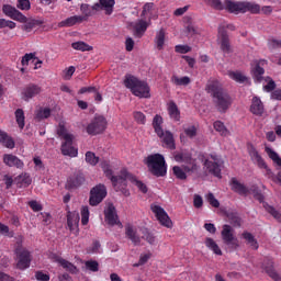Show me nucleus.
<instances>
[{
	"label": "nucleus",
	"instance_id": "nucleus-62",
	"mask_svg": "<svg viewBox=\"0 0 281 281\" xmlns=\"http://www.w3.org/2000/svg\"><path fill=\"white\" fill-rule=\"evenodd\" d=\"M74 74H76V67L70 66L68 69L64 70V80H71Z\"/></svg>",
	"mask_w": 281,
	"mask_h": 281
},
{
	"label": "nucleus",
	"instance_id": "nucleus-39",
	"mask_svg": "<svg viewBox=\"0 0 281 281\" xmlns=\"http://www.w3.org/2000/svg\"><path fill=\"white\" fill-rule=\"evenodd\" d=\"M228 76L232 80H235V82H239V85H245V82H249V78L240 71H231Z\"/></svg>",
	"mask_w": 281,
	"mask_h": 281
},
{
	"label": "nucleus",
	"instance_id": "nucleus-50",
	"mask_svg": "<svg viewBox=\"0 0 281 281\" xmlns=\"http://www.w3.org/2000/svg\"><path fill=\"white\" fill-rule=\"evenodd\" d=\"M265 82H267V85H263V91L271 93V91L276 89V81H273L271 77H266Z\"/></svg>",
	"mask_w": 281,
	"mask_h": 281
},
{
	"label": "nucleus",
	"instance_id": "nucleus-9",
	"mask_svg": "<svg viewBox=\"0 0 281 281\" xmlns=\"http://www.w3.org/2000/svg\"><path fill=\"white\" fill-rule=\"evenodd\" d=\"M42 93L43 87L36 83H27L21 89L20 95L21 100L24 102H30V100H33V98H36V95H41Z\"/></svg>",
	"mask_w": 281,
	"mask_h": 281
},
{
	"label": "nucleus",
	"instance_id": "nucleus-6",
	"mask_svg": "<svg viewBox=\"0 0 281 281\" xmlns=\"http://www.w3.org/2000/svg\"><path fill=\"white\" fill-rule=\"evenodd\" d=\"M209 5L215 10H228L232 14H243L245 8V1L236 2L232 0H225L224 5L221 0H205Z\"/></svg>",
	"mask_w": 281,
	"mask_h": 281
},
{
	"label": "nucleus",
	"instance_id": "nucleus-11",
	"mask_svg": "<svg viewBox=\"0 0 281 281\" xmlns=\"http://www.w3.org/2000/svg\"><path fill=\"white\" fill-rule=\"evenodd\" d=\"M106 199V187L104 184H97L90 191V205H100Z\"/></svg>",
	"mask_w": 281,
	"mask_h": 281
},
{
	"label": "nucleus",
	"instance_id": "nucleus-35",
	"mask_svg": "<svg viewBox=\"0 0 281 281\" xmlns=\"http://www.w3.org/2000/svg\"><path fill=\"white\" fill-rule=\"evenodd\" d=\"M192 82V79L190 77L184 76V77H179L177 75H173L171 77V83L175 85L176 87H188Z\"/></svg>",
	"mask_w": 281,
	"mask_h": 281
},
{
	"label": "nucleus",
	"instance_id": "nucleus-46",
	"mask_svg": "<svg viewBox=\"0 0 281 281\" xmlns=\"http://www.w3.org/2000/svg\"><path fill=\"white\" fill-rule=\"evenodd\" d=\"M133 117H134V122H136V124L145 126L147 120H146V114H144V112L134 111L133 112Z\"/></svg>",
	"mask_w": 281,
	"mask_h": 281
},
{
	"label": "nucleus",
	"instance_id": "nucleus-38",
	"mask_svg": "<svg viewBox=\"0 0 281 281\" xmlns=\"http://www.w3.org/2000/svg\"><path fill=\"white\" fill-rule=\"evenodd\" d=\"M57 262L60 267H63V269L69 271V273H78V268L70 261L63 258H57Z\"/></svg>",
	"mask_w": 281,
	"mask_h": 281
},
{
	"label": "nucleus",
	"instance_id": "nucleus-26",
	"mask_svg": "<svg viewBox=\"0 0 281 281\" xmlns=\"http://www.w3.org/2000/svg\"><path fill=\"white\" fill-rule=\"evenodd\" d=\"M3 162L5 166H9V168H23L25 164H23V160L19 159V157L12 155V154H5L3 156Z\"/></svg>",
	"mask_w": 281,
	"mask_h": 281
},
{
	"label": "nucleus",
	"instance_id": "nucleus-45",
	"mask_svg": "<svg viewBox=\"0 0 281 281\" xmlns=\"http://www.w3.org/2000/svg\"><path fill=\"white\" fill-rule=\"evenodd\" d=\"M214 130L220 133V135H222L223 137H227V135H229V131L227 130V127H225V124L221 121H216L214 124Z\"/></svg>",
	"mask_w": 281,
	"mask_h": 281
},
{
	"label": "nucleus",
	"instance_id": "nucleus-44",
	"mask_svg": "<svg viewBox=\"0 0 281 281\" xmlns=\"http://www.w3.org/2000/svg\"><path fill=\"white\" fill-rule=\"evenodd\" d=\"M172 170L175 177H177V179H180V181H186V179H188V172L186 169H183V166L182 168L179 166H175Z\"/></svg>",
	"mask_w": 281,
	"mask_h": 281
},
{
	"label": "nucleus",
	"instance_id": "nucleus-8",
	"mask_svg": "<svg viewBox=\"0 0 281 281\" xmlns=\"http://www.w3.org/2000/svg\"><path fill=\"white\" fill-rule=\"evenodd\" d=\"M175 160L178 164H184L183 170L188 172V175H195V172H199V165H196V160L192 158L191 154H176L175 155Z\"/></svg>",
	"mask_w": 281,
	"mask_h": 281
},
{
	"label": "nucleus",
	"instance_id": "nucleus-32",
	"mask_svg": "<svg viewBox=\"0 0 281 281\" xmlns=\"http://www.w3.org/2000/svg\"><path fill=\"white\" fill-rule=\"evenodd\" d=\"M154 43L156 45V48L159 52H161V49H164V46L166 45V30L160 29L159 31L156 32Z\"/></svg>",
	"mask_w": 281,
	"mask_h": 281
},
{
	"label": "nucleus",
	"instance_id": "nucleus-49",
	"mask_svg": "<svg viewBox=\"0 0 281 281\" xmlns=\"http://www.w3.org/2000/svg\"><path fill=\"white\" fill-rule=\"evenodd\" d=\"M30 60H32L33 63L38 60V57H36V53H29L22 57L21 63H22L23 67H27L30 65Z\"/></svg>",
	"mask_w": 281,
	"mask_h": 281
},
{
	"label": "nucleus",
	"instance_id": "nucleus-34",
	"mask_svg": "<svg viewBox=\"0 0 281 281\" xmlns=\"http://www.w3.org/2000/svg\"><path fill=\"white\" fill-rule=\"evenodd\" d=\"M151 126L156 133V135H162L161 132H164V117L161 115L156 114L153 119Z\"/></svg>",
	"mask_w": 281,
	"mask_h": 281
},
{
	"label": "nucleus",
	"instance_id": "nucleus-52",
	"mask_svg": "<svg viewBox=\"0 0 281 281\" xmlns=\"http://www.w3.org/2000/svg\"><path fill=\"white\" fill-rule=\"evenodd\" d=\"M268 48L273 50V49H280L281 48V40L278 38H269L268 40Z\"/></svg>",
	"mask_w": 281,
	"mask_h": 281
},
{
	"label": "nucleus",
	"instance_id": "nucleus-36",
	"mask_svg": "<svg viewBox=\"0 0 281 281\" xmlns=\"http://www.w3.org/2000/svg\"><path fill=\"white\" fill-rule=\"evenodd\" d=\"M260 14V4L256 2L244 1V13Z\"/></svg>",
	"mask_w": 281,
	"mask_h": 281
},
{
	"label": "nucleus",
	"instance_id": "nucleus-51",
	"mask_svg": "<svg viewBox=\"0 0 281 281\" xmlns=\"http://www.w3.org/2000/svg\"><path fill=\"white\" fill-rule=\"evenodd\" d=\"M49 115H52V110L49 108H45V109H41L37 112L36 117L37 120H47Z\"/></svg>",
	"mask_w": 281,
	"mask_h": 281
},
{
	"label": "nucleus",
	"instance_id": "nucleus-28",
	"mask_svg": "<svg viewBox=\"0 0 281 281\" xmlns=\"http://www.w3.org/2000/svg\"><path fill=\"white\" fill-rule=\"evenodd\" d=\"M167 111L169 114L170 120L173 122H181V111L175 101H170L167 106Z\"/></svg>",
	"mask_w": 281,
	"mask_h": 281
},
{
	"label": "nucleus",
	"instance_id": "nucleus-53",
	"mask_svg": "<svg viewBox=\"0 0 281 281\" xmlns=\"http://www.w3.org/2000/svg\"><path fill=\"white\" fill-rule=\"evenodd\" d=\"M3 27L14 30V27H16V23L11 20L0 19V30H3Z\"/></svg>",
	"mask_w": 281,
	"mask_h": 281
},
{
	"label": "nucleus",
	"instance_id": "nucleus-1",
	"mask_svg": "<svg viewBox=\"0 0 281 281\" xmlns=\"http://www.w3.org/2000/svg\"><path fill=\"white\" fill-rule=\"evenodd\" d=\"M100 166L105 177L111 180L116 191L124 192V190H126V181H131V183L136 186V188H138L139 192L143 194L148 192V187L146 183L138 180L137 177L130 173L128 170L122 169L120 176H113V170L111 169V165H109L108 160L101 161Z\"/></svg>",
	"mask_w": 281,
	"mask_h": 281
},
{
	"label": "nucleus",
	"instance_id": "nucleus-37",
	"mask_svg": "<svg viewBox=\"0 0 281 281\" xmlns=\"http://www.w3.org/2000/svg\"><path fill=\"white\" fill-rule=\"evenodd\" d=\"M0 144L4 145L5 148H14L15 143L12 137L8 135V133L0 130Z\"/></svg>",
	"mask_w": 281,
	"mask_h": 281
},
{
	"label": "nucleus",
	"instance_id": "nucleus-5",
	"mask_svg": "<svg viewBox=\"0 0 281 281\" xmlns=\"http://www.w3.org/2000/svg\"><path fill=\"white\" fill-rule=\"evenodd\" d=\"M146 166L149 168V171L151 175L155 177H165L167 172V167H166V159L164 158V155L161 154H154L149 155L145 159Z\"/></svg>",
	"mask_w": 281,
	"mask_h": 281
},
{
	"label": "nucleus",
	"instance_id": "nucleus-55",
	"mask_svg": "<svg viewBox=\"0 0 281 281\" xmlns=\"http://www.w3.org/2000/svg\"><path fill=\"white\" fill-rule=\"evenodd\" d=\"M175 52L177 54H188L192 52V47H190L189 45H176Z\"/></svg>",
	"mask_w": 281,
	"mask_h": 281
},
{
	"label": "nucleus",
	"instance_id": "nucleus-4",
	"mask_svg": "<svg viewBox=\"0 0 281 281\" xmlns=\"http://www.w3.org/2000/svg\"><path fill=\"white\" fill-rule=\"evenodd\" d=\"M124 85L136 98H150V87L146 81H142L134 76H126Z\"/></svg>",
	"mask_w": 281,
	"mask_h": 281
},
{
	"label": "nucleus",
	"instance_id": "nucleus-20",
	"mask_svg": "<svg viewBox=\"0 0 281 281\" xmlns=\"http://www.w3.org/2000/svg\"><path fill=\"white\" fill-rule=\"evenodd\" d=\"M150 25V22H146V20H137L133 23V30H134V36L137 38H142L144 34H146V30H148V26Z\"/></svg>",
	"mask_w": 281,
	"mask_h": 281
},
{
	"label": "nucleus",
	"instance_id": "nucleus-48",
	"mask_svg": "<svg viewBox=\"0 0 281 281\" xmlns=\"http://www.w3.org/2000/svg\"><path fill=\"white\" fill-rule=\"evenodd\" d=\"M100 161V158L95 156L94 153L92 151H87L86 153V162L89 164L90 166H98Z\"/></svg>",
	"mask_w": 281,
	"mask_h": 281
},
{
	"label": "nucleus",
	"instance_id": "nucleus-23",
	"mask_svg": "<svg viewBox=\"0 0 281 281\" xmlns=\"http://www.w3.org/2000/svg\"><path fill=\"white\" fill-rule=\"evenodd\" d=\"M250 113H252V115H257L258 117H262V115L265 114V104L262 103V100H260V98H252Z\"/></svg>",
	"mask_w": 281,
	"mask_h": 281
},
{
	"label": "nucleus",
	"instance_id": "nucleus-14",
	"mask_svg": "<svg viewBox=\"0 0 281 281\" xmlns=\"http://www.w3.org/2000/svg\"><path fill=\"white\" fill-rule=\"evenodd\" d=\"M2 12L5 14V16L12 19L13 21H18L19 23H27V16L10 4H4L2 7Z\"/></svg>",
	"mask_w": 281,
	"mask_h": 281
},
{
	"label": "nucleus",
	"instance_id": "nucleus-64",
	"mask_svg": "<svg viewBox=\"0 0 281 281\" xmlns=\"http://www.w3.org/2000/svg\"><path fill=\"white\" fill-rule=\"evenodd\" d=\"M187 137H196V127L190 126L184 130Z\"/></svg>",
	"mask_w": 281,
	"mask_h": 281
},
{
	"label": "nucleus",
	"instance_id": "nucleus-41",
	"mask_svg": "<svg viewBox=\"0 0 281 281\" xmlns=\"http://www.w3.org/2000/svg\"><path fill=\"white\" fill-rule=\"evenodd\" d=\"M205 245L209 249H211V251H213V254H215L216 256H223V250H221V247H218V244H216V241H214V239L212 238H206L205 240Z\"/></svg>",
	"mask_w": 281,
	"mask_h": 281
},
{
	"label": "nucleus",
	"instance_id": "nucleus-56",
	"mask_svg": "<svg viewBox=\"0 0 281 281\" xmlns=\"http://www.w3.org/2000/svg\"><path fill=\"white\" fill-rule=\"evenodd\" d=\"M81 223L82 225H87L89 223V207L82 206L81 209Z\"/></svg>",
	"mask_w": 281,
	"mask_h": 281
},
{
	"label": "nucleus",
	"instance_id": "nucleus-60",
	"mask_svg": "<svg viewBox=\"0 0 281 281\" xmlns=\"http://www.w3.org/2000/svg\"><path fill=\"white\" fill-rule=\"evenodd\" d=\"M261 169L265 170V175L268 179H271L273 181V179H276V175L273 173V171L271 170V168H269V166H267V162H265V166L259 167Z\"/></svg>",
	"mask_w": 281,
	"mask_h": 281
},
{
	"label": "nucleus",
	"instance_id": "nucleus-40",
	"mask_svg": "<svg viewBox=\"0 0 281 281\" xmlns=\"http://www.w3.org/2000/svg\"><path fill=\"white\" fill-rule=\"evenodd\" d=\"M243 238H244V240H246L247 245H249L251 247V249L258 250V247H259L258 240L256 239L254 234H251L249 232H244Z\"/></svg>",
	"mask_w": 281,
	"mask_h": 281
},
{
	"label": "nucleus",
	"instance_id": "nucleus-18",
	"mask_svg": "<svg viewBox=\"0 0 281 281\" xmlns=\"http://www.w3.org/2000/svg\"><path fill=\"white\" fill-rule=\"evenodd\" d=\"M142 16L147 19L149 23L153 20H157L159 14L157 13V10L155 9V3H153V2L145 3L143 7Z\"/></svg>",
	"mask_w": 281,
	"mask_h": 281
},
{
	"label": "nucleus",
	"instance_id": "nucleus-43",
	"mask_svg": "<svg viewBox=\"0 0 281 281\" xmlns=\"http://www.w3.org/2000/svg\"><path fill=\"white\" fill-rule=\"evenodd\" d=\"M71 47L77 52H91L93 49V46H90L85 42H75L71 44Z\"/></svg>",
	"mask_w": 281,
	"mask_h": 281
},
{
	"label": "nucleus",
	"instance_id": "nucleus-57",
	"mask_svg": "<svg viewBox=\"0 0 281 281\" xmlns=\"http://www.w3.org/2000/svg\"><path fill=\"white\" fill-rule=\"evenodd\" d=\"M206 201L212 205V207H221V203L214 196V193H209L206 195Z\"/></svg>",
	"mask_w": 281,
	"mask_h": 281
},
{
	"label": "nucleus",
	"instance_id": "nucleus-33",
	"mask_svg": "<svg viewBox=\"0 0 281 281\" xmlns=\"http://www.w3.org/2000/svg\"><path fill=\"white\" fill-rule=\"evenodd\" d=\"M82 183H85V176L82 173H75L67 180L68 188H79Z\"/></svg>",
	"mask_w": 281,
	"mask_h": 281
},
{
	"label": "nucleus",
	"instance_id": "nucleus-22",
	"mask_svg": "<svg viewBox=\"0 0 281 281\" xmlns=\"http://www.w3.org/2000/svg\"><path fill=\"white\" fill-rule=\"evenodd\" d=\"M114 5L115 0H99V2L92 5V10H104L105 14H113Z\"/></svg>",
	"mask_w": 281,
	"mask_h": 281
},
{
	"label": "nucleus",
	"instance_id": "nucleus-15",
	"mask_svg": "<svg viewBox=\"0 0 281 281\" xmlns=\"http://www.w3.org/2000/svg\"><path fill=\"white\" fill-rule=\"evenodd\" d=\"M217 41L224 54H232V44H229V35H227L225 26H220Z\"/></svg>",
	"mask_w": 281,
	"mask_h": 281
},
{
	"label": "nucleus",
	"instance_id": "nucleus-25",
	"mask_svg": "<svg viewBox=\"0 0 281 281\" xmlns=\"http://www.w3.org/2000/svg\"><path fill=\"white\" fill-rule=\"evenodd\" d=\"M231 190L240 196H247V194H249V188H247V186L243 184L236 178H232L231 180Z\"/></svg>",
	"mask_w": 281,
	"mask_h": 281
},
{
	"label": "nucleus",
	"instance_id": "nucleus-61",
	"mask_svg": "<svg viewBox=\"0 0 281 281\" xmlns=\"http://www.w3.org/2000/svg\"><path fill=\"white\" fill-rule=\"evenodd\" d=\"M16 8L19 10H30L31 8L30 0H18Z\"/></svg>",
	"mask_w": 281,
	"mask_h": 281
},
{
	"label": "nucleus",
	"instance_id": "nucleus-47",
	"mask_svg": "<svg viewBox=\"0 0 281 281\" xmlns=\"http://www.w3.org/2000/svg\"><path fill=\"white\" fill-rule=\"evenodd\" d=\"M263 207L269 214H271V216H273V218H276V221H278V223H281V213L276 210V207L269 204H265Z\"/></svg>",
	"mask_w": 281,
	"mask_h": 281
},
{
	"label": "nucleus",
	"instance_id": "nucleus-31",
	"mask_svg": "<svg viewBox=\"0 0 281 281\" xmlns=\"http://www.w3.org/2000/svg\"><path fill=\"white\" fill-rule=\"evenodd\" d=\"M263 269L268 276L274 281H281L280 274L273 269V260L267 259L263 263Z\"/></svg>",
	"mask_w": 281,
	"mask_h": 281
},
{
	"label": "nucleus",
	"instance_id": "nucleus-59",
	"mask_svg": "<svg viewBox=\"0 0 281 281\" xmlns=\"http://www.w3.org/2000/svg\"><path fill=\"white\" fill-rule=\"evenodd\" d=\"M144 240H147V243H149V245H155V235H153L151 233H149L147 229H145L143 232V237Z\"/></svg>",
	"mask_w": 281,
	"mask_h": 281
},
{
	"label": "nucleus",
	"instance_id": "nucleus-27",
	"mask_svg": "<svg viewBox=\"0 0 281 281\" xmlns=\"http://www.w3.org/2000/svg\"><path fill=\"white\" fill-rule=\"evenodd\" d=\"M260 65H267V60H261L251 68V74L255 82H262V80H265V78L262 77L265 76V68H262Z\"/></svg>",
	"mask_w": 281,
	"mask_h": 281
},
{
	"label": "nucleus",
	"instance_id": "nucleus-54",
	"mask_svg": "<svg viewBox=\"0 0 281 281\" xmlns=\"http://www.w3.org/2000/svg\"><path fill=\"white\" fill-rule=\"evenodd\" d=\"M91 10H93V7L89 5V4H81L80 7V11L83 15L81 16H85L86 18V21L88 19V16H91Z\"/></svg>",
	"mask_w": 281,
	"mask_h": 281
},
{
	"label": "nucleus",
	"instance_id": "nucleus-17",
	"mask_svg": "<svg viewBox=\"0 0 281 281\" xmlns=\"http://www.w3.org/2000/svg\"><path fill=\"white\" fill-rule=\"evenodd\" d=\"M105 222L108 225H122L120 217H117V211L113 204H110L104 211Z\"/></svg>",
	"mask_w": 281,
	"mask_h": 281
},
{
	"label": "nucleus",
	"instance_id": "nucleus-24",
	"mask_svg": "<svg viewBox=\"0 0 281 281\" xmlns=\"http://www.w3.org/2000/svg\"><path fill=\"white\" fill-rule=\"evenodd\" d=\"M83 21H87L86 16L72 15L59 22L58 27H74V25H79V23H83Z\"/></svg>",
	"mask_w": 281,
	"mask_h": 281
},
{
	"label": "nucleus",
	"instance_id": "nucleus-13",
	"mask_svg": "<svg viewBox=\"0 0 281 281\" xmlns=\"http://www.w3.org/2000/svg\"><path fill=\"white\" fill-rule=\"evenodd\" d=\"M211 159H206L204 161V168L210 172V175H213V177H217V179H221V166L223 161L217 155H211Z\"/></svg>",
	"mask_w": 281,
	"mask_h": 281
},
{
	"label": "nucleus",
	"instance_id": "nucleus-2",
	"mask_svg": "<svg viewBox=\"0 0 281 281\" xmlns=\"http://www.w3.org/2000/svg\"><path fill=\"white\" fill-rule=\"evenodd\" d=\"M206 91L211 93L220 113H225V111L232 106V97L223 90V86H221L218 81H209L206 85Z\"/></svg>",
	"mask_w": 281,
	"mask_h": 281
},
{
	"label": "nucleus",
	"instance_id": "nucleus-3",
	"mask_svg": "<svg viewBox=\"0 0 281 281\" xmlns=\"http://www.w3.org/2000/svg\"><path fill=\"white\" fill-rule=\"evenodd\" d=\"M57 135L65 140L61 144V154L66 157H78V149L74 147V134L69 133L65 125L59 124Z\"/></svg>",
	"mask_w": 281,
	"mask_h": 281
},
{
	"label": "nucleus",
	"instance_id": "nucleus-42",
	"mask_svg": "<svg viewBox=\"0 0 281 281\" xmlns=\"http://www.w3.org/2000/svg\"><path fill=\"white\" fill-rule=\"evenodd\" d=\"M15 120L19 128L23 131V128H25V112L23 109L15 110Z\"/></svg>",
	"mask_w": 281,
	"mask_h": 281
},
{
	"label": "nucleus",
	"instance_id": "nucleus-12",
	"mask_svg": "<svg viewBox=\"0 0 281 281\" xmlns=\"http://www.w3.org/2000/svg\"><path fill=\"white\" fill-rule=\"evenodd\" d=\"M150 210L153 214H155L157 221L162 225L164 227H172V220H170V216H168V213L164 207L159 206L158 204H151Z\"/></svg>",
	"mask_w": 281,
	"mask_h": 281
},
{
	"label": "nucleus",
	"instance_id": "nucleus-7",
	"mask_svg": "<svg viewBox=\"0 0 281 281\" xmlns=\"http://www.w3.org/2000/svg\"><path fill=\"white\" fill-rule=\"evenodd\" d=\"M106 117L100 114H95L94 117L86 127L88 135H102L106 131Z\"/></svg>",
	"mask_w": 281,
	"mask_h": 281
},
{
	"label": "nucleus",
	"instance_id": "nucleus-10",
	"mask_svg": "<svg viewBox=\"0 0 281 281\" xmlns=\"http://www.w3.org/2000/svg\"><path fill=\"white\" fill-rule=\"evenodd\" d=\"M15 254L18 256V269H20L21 271L30 269V265H32V254L27 249L21 247H18L15 249Z\"/></svg>",
	"mask_w": 281,
	"mask_h": 281
},
{
	"label": "nucleus",
	"instance_id": "nucleus-21",
	"mask_svg": "<svg viewBox=\"0 0 281 281\" xmlns=\"http://www.w3.org/2000/svg\"><path fill=\"white\" fill-rule=\"evenodd\" d=\"M162 134L157 135L159 139L165 144L166 148H169V150H175L177 146L175 145V135L170 131H164Z\"/></svg>",
	"mask_w": 281,
	"mask_h": 281
},
{
	"label": "nucleus",
	"instance_id": "nucleus-16",
	"mask_svg": "<svg viewBox=\"0 0 281 281\" xmlns=\"http://www.w3.org/2000/svg\"><path fill=\"white\" fill-rule=\"evenodd\" d=\"M222 239L224 240L225 245H231L234 249L238 247V239L234 236V229L232 226L225 224L222 229Z\"/></svg>",
	"mask_w": 281,
	"mask_h": 281
},
{
	"label": "nucleus",
	"instance_id": "nucleus-30",
	"mask_svg": "<svg viewBox=\"0 0 281 281\" xmlns=\"http://www.w3.org/2000/svg\"><path fill=\"white\" fill-rule=\"evenodd\" d=\"M248 155L250 156L251 161L260 168L261 166H265L266 161L262 159V156L257 151L256 147L254 145H250L248 147Z\"/></svg>",
	"mask_w": 281,
	"mask_h": 281
},
{
	"label": "nucleus",
	"instance_id": "nucleus-58",
	"mask_svg": "<svg viewBox=\"0 0 281 281\" xmlns=\"http://www.w3.org/2000/svg\"><path fill=\"white\" fill-rule=\"evenodd\" d=\"M86 268L89 269V271H93L97 272L100 269V265L98 263V261H86Z\"/></svg>",
	"mask_w": 281,
	"mask_h": 281
},
{
	"label": "nucleus",
	"instance_id": "nucleus-63",
	"mask_svg": "<svg viewBox=\"0 0 281 281\" xmlns=\"http://www.w3.org/2000/svg\"><path fill=\"white\" fill-rule=\"evenodd\" d=\"M35 279L38 281H49V274L43 273V271H36Z\"/></svg>",
	"mask_w": 281,
	"mask_h": 281
},
{
	"label": "nucleus",
	"instance_id": "nucleus-29",
	"mask_svg": "<svg viewBox=\"0 0 281 281\" xmlns=\"http://www.w3.org/2000/svg\"><path fill=\"white\" fill-rule=\"evenodd\" d=\"M125 236L133 243V245H139V243H142V238L137 235V229L131 224L125 226Z\"/></svg>",
	"mask_w": 281,
	"mask_h": 281
},
{
	"label": "nucleus",
	"instance_id": "nucleus-19",
	"mask_svg": "<svg viewBox=\"0 0 281 281\" xmlns=\"http://www.w3.org/2000/svg\"><path fill=\"white\" fill-rule=\"evenodd\" d=\"M79 223H80V215H78V213L69 212L67 215V226H68V229L71 232V234H75V236H78Z\"/></svg>",
	"mask_w": 281,
	"mask_h": 281
}]
</instances>
